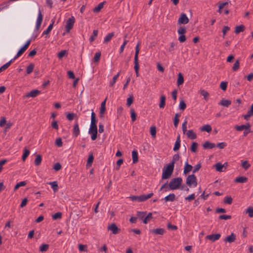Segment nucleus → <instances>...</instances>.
<instances>
[{"label": "nucleus", "instance_id": "18", "mask_svg": "<svg viewBox=\"0 0 253 253\" xmlns=\"http://www.w3.org/2000/svg\"><path fill=\"white\" fill-rule=\"evenodd\" d=\"M215 144L213 143H211L209 141H206L203 144V147L204 149H212L215 147Z\"/></svg>", "mask_w": 253, "mask_h": 253}, {"label": "nucleus", "instance_id": "47", "mask_svg": "<svg viewBox=\"0 0 253 253\" xmlns=\"http://www.w3.org/2000/svg\"><path fill=\"white\" fill-rule=\"evenodd\" d=\"M239 68H240V61H239V60L238 59L236 61V62L234 64L233 66L232 67V70L234 71H236L239 69Z\"/></svg>", "mask_w": 253, "mask_h": 253}, {"label": "nucleus", "instance_id": "44", "mask_svg": "<svg viewBox=\"0 0 253 253\" xmlns=\"http://www.w3.org/2000/svg\"><path fill=\"white\" fill-rule=\"evenodd\" d=\"M198 144L196 142H193L192 143V145L191 146V151L192 152H196L197 150V147H198Z\"/></svg>", "mask_w": 253, "mask_h": 253}, {"label": "nucleus", "instance_id": "56", "mask_svg": "<svg viewBox=\"0 0 253 253\" xmlns=\"http://www.w3.org/2000/svg\"><path fill=\"white\" fill-rule=\"evenodd\" d=\"M76 116L77 115L73 113H69L66 115L67 118L69 121L73 120Z\"/></svg>", "mask_w": 253, "mask_h": 253}, {"label": "nucleus", "instance_id": "40", "mask_svg": "<svg viewBox=\"0 0 253 253\" xmlns=\"http://www.w3.org/2000/svg\"><path fill=\"white\" fill-rule=\"evenodd\" d=\"M12 62V60H11L9 62H7L0 68V73L6 70L11 64Z\"/></svg>", "mask_w": 253, "mask_h": 253}, {"label": "nucleus", "instance_id": "20", "mask_svg": "<svg viewBox=\"0 0 253 253\" xmlns=\"http://www.w3.org/2000/svg\"><path fill=\"white\" fill-rule=\"evenodd\" d=\"M80 128L79 126V125L77 122L74 125V128H73V135L75 137L78 136L80 134Z\"/></svg>", "mask_w": 253, "mask_h": 253}, {"label": "nucleus", "instance_id": "49", "mask_svg": "<svg viewBox=\"0 0 253 253\" xmlns=\"http://www.w3.org/2000/svg\"><path fill=\"white\" fill-rule=\"evenodd\" d=\"M101 55V53L100 51H98L95 53L93 58V60L94 62H98L99 61Z\"/></svg>", "mask_w": 253, "mask_h": 253}, {"label": "nucleus", "instance_id": "42", "mask_svg": "<svg viewBox=\"0 0 253 253\" xmlns=\"http://www.w3.org/2000/svg\"><path fill=\"white\" fill-rule=\"evenodd\" d=\"M152 213L151 212H149L143 220V222L145 224H147L149 221L152 219Z\"/></svg>", "mask_w": 253, "mask_h": 253}, {"label": "nucleus", "instance_id": "21", "mask_svg": "<svg viewBox=\"0 0 253 253\" xmlns=\"http://www.w3.org/2000/svg\"><path fill=\"white\" fill-rule=\"evenodd\" d=\"M186 135L187 137L191 139H195L197 138L196 134L192 129L188 130L187 131Z\"/></svg>", "mask_w": 253, "mask_h": 253}, {"label": "nucleus", "instance_id": "7", "mask_svg": "<svg viewBox=\"0 0 253 253\" xmlns=\"http://www.w3.org/2000/svg\"><path fill=\"white\" fill-rule=\"evenodd\" d=\"M75 22V19L73 16H71L67 20L65 26L66 31L67 33L69 32L73 28Z\"/></svg>", "mask_w": 253, "mask_h": 253}, {"label": "nucleus", "instance_id": "53", "mask_svg": "<svg viewBox=\"0 0 253 253\" xmlns=\"http://www.w3.org/2000/svg\"><path fill=\"white\" fill-rule=\"evenodd\" d=\"M233 199L231 196H226L224 198V203L227 204H231Z\"/></svg>", "mask_w": 253, "mask_h": 253}, {"label": "nucleus", "instance_id": "33", "mask_svg": "<svg viewBox=\"0 0 253 253\" xmlns=\"http://www.w3.org/2000/svg\"><path fill=\"white\" fill-rule=\"evenodd\" d=\"M184 83V78L182 74L179 73L178 75L177 84L179 86Z\"/></svg>", "mask_w": 253, "mask_h": 253}, {"label": "nucleus", "instance_id": "26", "mask_svg": "<svg viewBox=\"0 0 253 253\" xmlns=\"http://www.w3.org/2000/svg\"><path fill=\"white\" fill-rule=\"evenodd\" d=\"M114 36V32H111L108 34L104 39V43H108L112 39V38Z\"/></svg>", "mask_w": 253, "mask_h": 253}, {"label": "nucleus", "instance_id": "63", "mask_svg": "<svg viewBox=\"0 0 253 253\" xmlns=\"http://www.w3.org/2000/svg\"><path fill=\"white\" fill-rule=\"evenodd\" d=\"M227 86V82H222L220 84V87L224 91L226 90Z\"/></svg>", "mask_w": 253, "mask_h": 253}, {"label": "nucleus", "instance_id": "16", "mask_svg": "<svg viewBox=\"0 0 253 253\" xmlns=\"http://www.w3.org/2000/svg\"><path fill=\"white\" fill-rule=\"evenodd\" d=\"M107 98H106L101 104V107L100 109L99 115L100 118L104 117V114L106 110L105 104Z\"/></svg>", "mask_w": 253, "mask_h": 253}, {"label": "nucleus", "instance_id": "51", "mask_svg": "<svg viewBox=\"0 0 253 253\" xmlns=\"http://www.w3.org/2000/svg\"><path fill=\"white\" fill-rule=\"evenodd\" d=\"M79 250L80 252H87V245H82V244H79Z\"/></svg>", "mask_w": 253, "mask_h": 253}, {"label": "nucleus", "instance_id": "25", "mask_svg": "<svg viewBox=\"0 0 253 253\" xmlns=\"http://www.w3.org/2000/svg\"><path fill=\"white\" fill-rule=\"evenodd\" d=\"M200 130L202 131H206L208 133H210L211 131L212 128L210 125H205L200 128Z\"/></svg>", "mask_w": 253, "mask_h": 253}, {"label": "nucleus", "instance_id": "48", "mask_svg": "<svg viewBox=\"0 0 253 253\" xmlns=\"http://www.w3.org/2000/svg\"><path fill=\"white\" fill-rule=\"evenodd\" d=\"M49 248L48 244H42L40 247V251L42 252H46L47 251Z\"/></svg>", "mask_w": 253, "mask_h": 253}, {"label": "nucleus", "instance_id": "15", "mask_svg": "<svg viewBox=\"0 0 253 253\" xmlns=\"http://www.w3.org/2000/svg\"><path fill=\"white\" fill-rule=\"evenodd\" d=\"M236 235L232 233L229 236H227L224 239V241L225 243H231L232 242H234L236 240Z\"/></svg>", "mask_w": 253, "mask_h": 253}, {"label": "nucleus", "instance_id": "57", "mask_svg": "<svg viewBox=\"0 0 253 253\" xmlns=\"http://www.w3.org/2000/svg\"><path fill=\"white\" fill-rule=\"evenodd\" d=\"M146 214V212L144 211H137V218H139L140 219H142Z\"/></svg>", "mask_w": 253, "mask_h": 253}, {"label": "nucleus", "instance_id": "64", "mask_svg": "<svg viewBox=\"0 0 253 253\" xmlns=\"http://www.w3.org/2000/svg\"><path fill=\"white\" fill-rule=\"evenodd\" d=\"M242 166L245 169H248L251 166L247 161H244L242 164Z\"/></svg>", "mask_w": 253, "mask_h": 253}, {"label": "nucleus", "instance_id": "19", "mask_svg": "<svg viewBox=\"0 0 253 253\" xmlns=\"http://www.w3.org/2000/svg\"><path fill=\"white\" fill-rule=\"evenodd\" d=\"M180 142H181V141H180V135H178L177 137L176 141L174 144V147L173 148V150L174 151H176L179 149V148L180 147Z\"/></svg>", "mask_w": 253, "mask_h": 253}, {"label": "nucleus", "instance_id": "29", "mask_svg": "<svg viewBox=\"0 0 253 253\" xmlns=\"http://www.w3.org/2000/svg\"><path fill=\"white\" fill-rule=\"evenodd\" d=\"M151 232L155 234L163 235L165 233V230L164 228H157L153 229Z\"/></svg>", "mask_w": 253, "mask_h": 253}, {"label": "nucleus", "instance_id": "36", "mask_svg": "<svg viewBox=\"0 0 253 253\" xmlns=\"http://www.w3.org/2000/svg\"><path fill=\"white\" fill-rule=\"evenodd\" d=\"M49 184L51 185V188L54 192H56L58 190V186L57 181L49 182Z\"/></svg>", "mask_w": 253, "mask_h": 253}, {"label": "nucleus", "instance_id": "8", "mask_svg": "<svg viewBox=\"0 0 253 253\" xmlns=\"http://www.w3.org/2000/svg\"><path fill=\"white\" fill-rule=\"evenodd\" d=\"M30 42H31L30 40H28L26 44L22 48H21L18 51L17 54L15 55V56L13 59H11V60H12V61L15 60L16 58H17L20 56H21L25 52V51L27 49V48L29 46Z\"/></svg>", "mask_w": 253, "mask_h": 253}, {"label": "nucleus", "instance_id": "50", "mask_svg": "<svg viewBox=\"0 0 253 253\" xmlns=\"http://www.w3.org/2000/svg\"><path fill=\"white\" fill-rule=\"evenodd\" d=\"M150 133H151L152 136L153 138H155L156 135V126H152L150 127Z\"/></svg>", "mask_w": 253, "mask_h": 253}, {"label": "nucleus", "instance_id": "28", "mask_svg": "<svg viewBox=\"0 0 253 253\" xmlns=\"http://www.w3.org/2000/svg\"><path fill=\"white\" fill-rule=\"evenodd\" d=\"M166 97L165 95H162L160 97V102L159 104V107L160 108H164L166 105Z\"/></svg>", "mask_w": 253, "mask_h": 253}, {"label": "nucleus", "instance_id": "38", "mask_svg": "<svg viewBox=\"0 0 253 253\" xmlns=\"http://www.w3.org/2000/svg\"><path fill=\"white\" fill-rule=\"evenodd\" d=\"M98 32V31L97 30H94L93 31L92 35L89 38L90 42H92L95 40V38L97 36Z\"/></svg>", "mask_w": 253, "mask_h": 253}, {"label": "nucleus", "instance_id": "12", "mask_svg": "<svg viewBox=\"0 0 253 253\" xmlns=\"http://www.w3.org/2000/svg\"><path fill=\"white\" fill-rule=\"evenodd\" d=\"M107 229L108 230H111L114 234H117L121 231V229L119 228L115 223H112Z\"/></svg>", "mask_w": 253, "mask_h": 253}, {"label": "nucleus", "instance_id": "31", "mask_svg": "<svg viewBox=\"0 0 253 253\" xmlns=\"http://www.w3.org/2000/svg\"><path fill=\"white\" fill-rule=\"evenodd\" d=\"M193 169V167L191 165L188 164L187 162H186L185 164V167L184 168V171L183 172L185 174H186L188 172H189Z\"/></svg>", "mask_w": 253, "mask_h": 253}, {"label": "nucleus", "instance_id": "62", "mask_svg": "<svg viewBox=\"0 0 253 253\" xmlns=\"http://www.w3.org/2000/svg\"><path fill=\"white\" fill-rule=\"evenodd\" d=\"M66 54H67V50H63L60 51L58 54V57L59 59H61L62 57H63Z\"/></svg>", "mask_w": 253, "mask_h": 253}, {"label": "nucleus", "instance_id": "39", "mask_svg": "<svg viewBox=\"0 0 253 253\" xmlns=\"http://www.w3.org/2000/svg\"><path fill=\"white\" fill-rule=\"evenodd\" d=\"M130 112L131 121L132 122H134L136 119V114L133 108L130 109Z\"/></svg>", "mask_w": 253, "mask_h": 253}, {"label": "nucleus", "instance_id": "2", "mask_svg": "<svg viewBox=\"0 0 253 253\" xmlns=\"http://www.w3.org/2000/svg\"><path fill=\"white\" fill-rule=\"evenodd\" d=\"M174 166L172 164H167L163 168V173L162 175V179H167L169 178L174 170Z\"/></svg>", "mask_w": 253, "mask_h": 253}, {"label": "nucleus", "instance_id": "35", "mask_svg": "<svg viewBox=\"0 0 253 253\" xmlns=\"http://www.w3.org/2000/svg\"><path fill=\"white\" fill-rule=\"evenodd\" d=\"M200 94L204 96L205 100L207 101L209 99V93L206 90L204 89L200 90Z\"/></svg>", "mask_w": 253, "mask_h": 253}, {"label": "nucleus", "instance_id": "1", "mask_svg": "<svg viewBox=\"0 0 253 253\" xmlns=\"http://www.w3.org/2000/svg\"><path fill=\"white\" fill-rule=\"evenodd\" d=\"M97 120L96 118V115L92 110L91 114L90 126L88 130V133L91 134V138L92 140H96L97 137Z\"/></svg>", "mask_w": 253, "mask_h": 253}, {"label": "nucleus", "instance_id": "17", "mask_svg": "<svg viewBox=\"0 0 253 253\" xmlns=\"http://www.w3.org/2000/svg\"><path fill=\"white\" fill-rule=\"evenodd\" d=\"M34 156L36 157V158L34 160L35 165L37 166H40L41 165L42 161V155L35 153L34 154Z\"/></svg>", "mask_w": 253, "mask_h": 253}, {"label": "nucleus", "instance_id": "54", "mask_svg": "<svg viewBox=\"0 0 253 253\" xmlns=\"http://www.w3.org/2000/svg\"><path fill=\"white\" fill-rule=\"evenodd\" d=\"M133 96L132 95H129V97L127 98L126 101V105L129 107L133 103Z\"/></svg>", "mask_w": 253, "mask_h": 253}, {"label": "nucleus", "instance_id": "11", "mask_svg": "<svg viewBox=\"0 0 253 253\" xmlns=\"http://www.w3.org/2000/svg\"><path fill=\"white\" fill-rule=\"evenodd\" d=\"M221 237V234L219 233L212 234L207 235L206 239L210 240L212 242H214L219 239Z\"/></svg>", "mask_w": 253, "mask_h": 253}, {"label": "nucleus", "instance_id": "43", "mask_svg": "<svg viewBox=\"0 0 253 253\" xmlns=\"http://www.w3.org/2000/svg\"><path fill=\"white\" fill-rule=\"evenodd\" d=\"M93 159H94V157L93 156V154H90L87 159L86 166H89V167L91 165L92 163H93Z\"/></svg>", "mask_w": 253, "mask_h": 253}, {"label": "nucleus", "instance_id": "55", "mask_svg": "<svg viewBox=\"0 0 253 253\" xmlns=\"http://www.w3.org/2000/svg\"><path fill=\"white\" fill-rule=\"evenodd\" d=\"M186 107V104L184 101L182 99L179 103V108L180 110H184L185 109Z\"/></svg>", "mask_w": 253, "mask_h": 253}, {"label": "nucleus", "instance_id": "58", "mask_svg": "<svg viewBox=\"0 0 253 253\" xmlns=\"http://www.w3.org/2000/svg\"><path fill=\"white\" fill-rule=\"evenodd\" d=\"M246 213H248L250 217H253V207H249L246 210Z\"/></svg>", "mask_w": 253, "mask_h": 253}, {"label": "nucleus", "instance_id": "24", "mask_svg": "<svg viewBox=\"0 0 253 253\" xmlns=\"http://www.w3.org/2000/svg\"><path fill=\"white\" fill-rule=\"evenodd\" d=\"M245 29H246V27L244 25L236 26L235 27V33L236 34H238L240 32H244L245 31Z\"/></svg>", "mask_w": 253, "mask_h": 253}, {"label": "nucleus", "instance_id": "13", "mask_svg": "<svg viewBox=\"0 0 253 253\" xmlns=\"http://www.w3.org/2000/svg\"><path fill=\"white\" fill-rule=\"evenodd\" d=\"M225 165H228V163L226 162V163H225L224 164H222L221 163L219 162V163H216L214 165V167L216 169V170L217 171L223 172V171H224L226 169V168H224Z\"/></svg>", "mask_w": 253, "mask_h": 253}, {"label": "nucleus", "instance_id": "3", "mask_svg": "<svg viewBox=\"0 0 253 253\" xmlns=\"http://www.w3.org/2000/svg\"><path fill=\"white\" fill-rule=\"evenodd\" d=\"M182 179L181 177L172 178L169 183V188L170 190H175L178 189L181 185Z\"/></svg>", "mask_w": 253, "mask_h": 253}, {"label": "nucleus", "instance_id": "45", "mask_svg": "<svg viewBox=\"0 0 253 253\" xmlns=\"http://www.w3.org/2000/svg\"><path fill=\"white\" fill-rule=\"evenodd\" d=\"M177 33L179 35H185V34L186 33V27L183 26L180 27L178 29Z\"/></svg>", "mask_w": 253, "mask_h": 253}, {"label": "nucleus", "instance_id": "23", "mask_svg": "<svg viewBox=\"0 0 253 253\" xmlns=\"http://www.w3.org/2000/svg\"><path fill=\"white\" fill-rule=\"evenodd\" d=\"M132 161L133 164H136L138 161V156L137 150H134L132 152Z\"/></svg>", "mask_w": 253, "mask_h": 253}, {"label": "nucleus", "instance_id": "14", "mask_svg": "<svg viewBox=\"0 0 253 253\" xmlns=\"http://www.w3.org/2000/svg\"><path fill=\"white\" fill-rule=\"evenodd\" d=\"M236 129L238 131H242L243 129L248 130L251 128V125L248 123L246 125H242L241 126H235Z\"/></svg>", "mask_w": 253, "mask_h": 253}, {"label": "nucleus", "instance_id": "22", "mask_svg": "<svg viewBox=\"0 0 253 253\" xmlns=\"http://www.w3.org/2000/svg\"><path fill=\"white\" fill-rule=\"evenodd\" d=\"M218 104L223 106L228 107L231 104V101L229 100L222 98Z\"/></svg>", "mask_w": 253, "mask_h": 253}, {"label": "nucleus", "instance_id": "41", "mask_svg": "<svg viewBox=\"0 0 253 253\" xmlns=\"http://www.w3.org/2000/svg\"><path fill=\"white\" fill-rule=\"evenodd\" d=\"M27 182L25 181L17 183L14 188V191H16L19 187L21 186H25Z\"/></svg>", "mask_w": 253, "mask_h": 253}, {"label": "nucleus", "instance_id": "60", "mask_svg": "<svg viewBox=\"0 0 253 253\" xmlns=\"http://www.w3.org/2000/svg\"><path fill=\"white\" fill-rule=\"evenodd\" d=\"M55 144L58 147H60L62 146L63 143L61 138L60 137L57 138L55 142Z\"/></svg>", "mask_w": 253, "mask_h": 253}, {"label": "nucleus", "instance_id": "32", "mask_svg": "<svg viewBox=\"0 0 253 253\" xmlns=\"http://www.w3.org/2000/svg\"><path fill=\"white\" fill-rule=\"evenodd\" d=\"M175 195L172 193L170 194L169 195L166 196L164 199L165 200L166 202L170 201L173 202L175 200Z\"/></svg>", "mask_w": 253, "mask_h": 253}, {"label": "nucleus", "instance_id": "30", "mask_svg": "<svg viewBox=\"0 0 253 253\" xmlns=\"http://www.w3.org/2000/svg\"><path fill=\"white\" fill-rule=\"evenodd\" d=\"M105 3V1H103V2L99 3L97 6L95 7L93 9V12H95V13L99 12L101 10V9L103 7V5Z\"/></svg>", "mask_w": 253, "mask_h": 253}, {"label": "nucleus", "instance_id": "61", "mask_svg": "<svg viewBox=\"0 0 253 253\" xmlns=\"http://www.w3.org/2000/svg\"><path fill=\"white\" fill-rule=\"evenodd\" d=\"M62 217V213L61 212H57L52 215V218L53 219H60Z\"/></svg>", "mask_w": 253, "mask_h": 253}, {"label": "nucleus", "instance_id": "6", "mask_svg": "<svg viewBox=\"0 0 253 253\" xmlns=\"http://www.w3.org/2000/svg\"><path fill=\"white\" fill-rule=\"evenodd\" d=\"M186 184L189 186H191L192 184H193L194 186H197V178L194 174L188 176L186 178Z\"/></svg>", "mask_w": 253, "mask_h": 253}, {"label": "nucleus", "instance_id": "59", "mask_svg": "<svg viewBox=\"0 0 253 253\" xmlns=\"http://www.w3.org/2000/svg\"><path fill=\"white\" fill-rule=\"evenodd\" d=\"M230 27L227 26H224L222 30V32L223 33L222 37L224 38L226 34V33L230 30Z\"/></svg>", "mask_w": 253, "mask_h": 253}, {"label": "nucleus", "instance_id": "9", "mask_svg": "<svg viewBox=\"0 0 253 253\" xmlns=\"http://www.w3.org/2000/svg\"><path fill=\"white\" fill-rule=\"evenodd\" d=\"M189 19L186 14L182 13L178 20V24H186L189 22Z\"/></svg>", "mask_w": 253, "mask_h": 253}, {"label": "nucleus", "instance_id": "37", "mask_svg": "<svg viewBox=\"0 0 253 253\" xmlns=\"http://www.w3.org/2000/svg\"><path fill=\"white\" fill-rule=\"evenodd\" d=\"M120 73H121V71H120L117 75H115L113 77L112 80L109 83L110 86L112 87L114 85V84H115V83L116 82V80H117L119 76H120Z\"/></svg>", "mask_w": 253, "mask_h": 253}, {"label": "nucleus", "instance_id": "27", "mask_svg": "<svg viewBox=\"0 0 253 253\" xmlns=\"http://www.w3.org/2000/svg\"><path fill=\"white\" fill-rule=\"evenodd\" d=\"M248 178L244 176H239L236 177L234 181L237 183H245L247 182Z\"/></svg>", "mask_w": 253, "mask_h": 253}, {"label": "nucleus", "instance_id": "34", "mask_svg": "<svg viewBox=\"0 0 253 253\" xmlns=\"http://www.w3.org/2000/svg\"><path fill=\"white\" fill-rule=\"evenodd\" d=\"M54 21L53 20L52 22V23H51L48 26V27H47L46 30L43 32L42 35H47V34H48L49 33V32L51 31V30H52V29L53 28V25L54 24Z\"/></svg>", "mask_w": 253, "mask_h": 253}, {"label": "nucleus", "instance_id": "52", "mask_svg": "<svg viewBox=\"0 0 253 253\" xmlns=\"http://www.w3.org/2000/svg\"><path fill=\"white\" fill-rule=\"evenodd\" d=\"M179 155L178 154H174L173 156L172 161L169 164H173L174 166V164L176 161H178L179 159Z\"/></svg>", "mask_w": 253, "mask_h": 253}, {"label": "nucleus", "instance_id": "46", "mask_svg": "<svg viewBox=\"0 0 253 253\" xmlns=\"http://www.w3.org/2000/svg\"><path fill=\"white\" fill-rule=\"evenodd\" d=\"M179 116H180L179 114L178 113H176L175 115L174 120H173V124L175 127H176L178 126V123L179 121V120L178 119Z\"/></svg>", "mask_w": 253, "mask_h": 253}, {"label": "nucleus", "instance_id": "4", "mask_svg": "<svg viewBox=\"0 0 253 253\" xmlns=\"http://www.w3.org/2000/svg\"><path fill=\"white\" fill-rule=\"evenodd\" d=\"M153 195V193H149L147 195H141L140 196H131L129 198L133 201H136L138 202H144L150 198Z\"/></svg>", "mask_w": 253, "mask_h": 253}, {"label": "nucleus", "instance_id": "10", "mask_svg": "<svg viewBox=\"0 0 253 253\" xmlns=\"http://www.w3.org/2000/svg\"><path fill=\"white\" fill-rule=\"evenodd\" d=\"M42 19H43V15H42L40 9H39V13H38V18L37 20L36 25V28H35L36 31H39L40 27L41 26V25L42 24Z\"/></svg>", "mask_w": 253, "mask_h": 253}, {"label": "nucleus", "instance_id": "5", "mask_svg": "<svg viewBox=\"0 0 253 253\" xmlns=\"http://www.w3.org/2000/svg\"><path fill=\"white\" fill-rule=\"evenodd\" d=\"M139 45L140 43H138L135 47V52L134 59V69L135 71H139V66L138 63V54L139 52Z\"/></svg>", "mask_w": 253, "mask_h": 253}]
</instances>
